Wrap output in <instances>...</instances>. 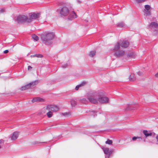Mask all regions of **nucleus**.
Masks as SVG:
<instances>
[{"label":"nucleus","instance_id":"f257e3e1","mask_svg":"<svg viewBox=\"0 0 158 158\" xmlns=\"http://www.w3.org/2000/svg\"><path fill=\"white\" fill-rule=\"evenodd\" d=\"M54 37L52 32H45L41 35V39L43 42L47 45H50L52 43V40Z\"/></svg>","mask_w":158,"mask_h":158},{"label":"nucleus","instance_id":"f03ea898","mask_svg":"<svg viewBox=\"0 0 158 158\" xmlns=\"http://www.w3.org/2000/svg\"><path fill=\"white\" fill-rule=\"evenodd\" d=\"M99 93H93L92 95L87 98L89 102L94 104H97L98 102V98Z\"/></svg>","mask_w":158,"mask_h":158},{"label":"nucleus","instance_id":"7ed1b4c3","mask_svg":"<svg viewBox=\"0 0 158 158\" xmlns=\"http://www.w3.org/2000/svg\"><path fill=\"white\" fill-rule=\"evenodd\" d=\"M28 17L27 16L20 15L18 16L16 20L18 23H22L23 22L28 23Z\"/></svg>","mask_w":158,"mask_h":158},{"label":"nucleus","instance_id":"20e7f679","mask_svg":"<svg viewBox=\"0 0 158 158\" xmlns=\"http://www.w3.org/2000/svg\"><path fill=\"white\" fill-rule=\"evenodd\" d=\"M31 14L29 15V18H28V23L31 22L33 20L39 18L40 15V13H31Z\"/></svg>","mask_w":158,"mask_h":158},{"label":"nucleus","instance_id":"39448f33","mask_svg":"<svg viewBox=\"0 0 158 158\" xmlns=\"http://www.w3.org/2000/svg\"><path fill=\"white\" fill-rule=\"evenodd\" d=\"M69 10L66 6L63 7L60 10V14L62 16H66L69 14Z\"/></svg>","mask_w":158,"mask_h":158},{"label":"nucleus","instance_id":"423d86ee","mask_svg":"<svg viewBox=\"0 0 158 158\" xmlns=\"http://www.w3.org/2000/svg\"><path fill=\"white\" fill-rule=\"evenodd\" d=\"M109 102V98L106 97L101 96L99 95L98 102L101 103H106Z\"/></svg>","mask_w":158,"mask_h":158},{"label":"nucleus","instance_id":"0eeeda50","mask_svg":"<svg viewBox=\"0 0 158 158\" xmlns=\"http://www.w3.org/2000/svg\"><path fill=\"white\" fill-rule=\"evenodd\" d=\"M125 54V52L123 50H119L116 51L114 53V55L117 57L119 58L123 56Z\"/></svg>","mask_w":158,"mask_h":158},{"label":"nucleus","instance_id":"6e6552de","mask_svg":"<svg viewBox=\"0 0 158 158\" xmlns=\"http://www.w3.org/2000/svg\"><path fill=\"white\" fill-rule=\"evenodd\" d=\"M69 15L68 17L69 19L72 20L73 19H75L77 17V15L73 11L72 12H69Z\"/></svg>","mask_w":158,"mask_h":158},{"label":"nucleus","instance_id":"1a4fd4ad","mask_svg":"<svg viewBox=\"0 0 158 158\" xmlns=\"http://www.w3.org/2000/svg\"><path fill=\"white\" fill-rule=\"evenodd\" d=\"M102 149L104 153L106 155H110L113 152L112 150H109L108 148L103 147L102 148Z\"/></svg>","mask_w":158,"mask_h":158},{"label":"nucleus","instance_id":"9d476101","mask_svg":"<svg viewBox=\"0 0 158 158\" xmlns=\"http://www.w3.org/2000/svg\"><path fill=\"white\" fill-rule=\"evenodd\" d=\"M38 83V81H34L31 82L29 83L27 85H25V87H26V89H27L30 88L31 86H33L35 85L36 84V83Z\"/></svg>","mask_w":158,"mask_h":158},{"label":"nucleus","instance_id":"9b49d317","mask_svg":"<svg viewBox=\"0 0 158 158\" xmlns=\"http://www.w3.org/2000/svg\"><path fill=\"white\" fill-rule=\"evenodd\" d=\"M48 105L50 106V107L51 108L53 112H56L59 110V107L53 105Z\"/></svg>","mask_w":158,"mask_h":158},{"label":"nucleus","instance_id":"f8f14e48","mask_svg":"<svg viewBox=\"0 0 158 158\" xmlns=\"http://www.w3.org/2000/svg\"><path fill=\"white\" fill-rule=\"evenodd\" d=\"M149 27L150 29L158 28V24L155 22H152L149 24Z\"/></svg>","mask_w":158,"mask_h":158},{"label":"nucleus","instance_id":"ddd939ff","mask_svg":"<svg viewBox=\"0 0 158 158\" xmlns=\"http://www.w3.org/2000/svg\"><path fill=\"white\" fill-rule=\"evenodd\" d=\"M19 136V132L17 131L13 133V135L11 137V139L12 140H15L17 139Z\"/></svg>","mask_w":158,"mask_h":158},{"label":"nucleus","instance_id":"4468645a","mask_svg":"<svg viewBox=\"0 0 158 158\" xmlns=\"http://www.w3.org/2000/svg\"><path fill=\"white\" fill-rule=\"evenodd\" d=\"M129 45V43L127 41H124L121 44V47L124 48H127Z\"/></svg>","mask_w":158,"mask_h":158},{"label":"nucleus","instance_id":"2eb2a0df","mask_svg":"<svg viewBox=\"0 0 158 158\" xmlns=\"http://www.w3.org/2000/svg\"><path fill=\"white\" fill-rule=\"evenodd\" d=\"M47 112L46 107H44L40 110L38 112V114L39 115H41Z\"/></svg>","mask_w":158,"mask_h":158},{"label":"nucleus","instance_id":"dca6fc26","mask_svg":"<svg viewBox=\"0 0 158 158\" xmlns=\"http://www.w3.org/2000/svg\"><path fill=\"white\" fill-rule=\"evenodd\" d=\"M120 44L119 42H118L115 45L114 47L113 50L114 51V52H115L116 51L119 50L120 48Z\"/></svg>","mask_w":158,"mask_h":158},{"label":"nucleus","instance_id":"f3484780","mask_svg":"<svg viewBox=\"0 0 158 158\" xmlns=\"http://www.w3.org/2000/svg\"><path fill=\"white\" fill-rule=\"evenodd\" d=\"M86 84V82L85 81H83L80 84L76 86L75 87V89L76 90H78V89L80 87H82V86H84Z\"/></svg>","mask_w":158,"mask_h":158},{"label":"nucleus","instance_id":"a211bd4d","mask_svg":"<svg viewBox=\"0 0 158 158\" xmlns=\"http://www.w3.org/2000/svg\"><path fill=\"white\" fill-rule=\"evenodd\" d=\"M143 133L145 135L146 137H147L152 135V133L150 131H148L147 130H143Z\"/></svg>","mask_w":158,"mask_h":158},{"label":"nucleus","instance_id":"6ab92c4d","mask_svg":"<svg viewBox=\"0 0 158 158\" xmlns=\"http://www.w3.org/2000/svg\"><path fill=\"white\" fill-rule=\"evenodd\" d=\"M136 55L133 52H130L129 53L127 57L128 58H135V57Z\"/></svg>","mask_w":158,"mask_h":158},{"label":"nucleus","instance_id":"aec40b11","mask_svg":"<svg viewBox=\"0 0 158 158\" xmlns=\"http://www.w3.org/2000/svg\"><path fill=\"white\" fill-rule=\"evenodd\" d=\"M79 101L81 103H82L85 104H87L89 102L88 99L87 100L85 98L81 99L79 100Z\"/></svg>","mask_w":158,"mask_h":158},{"label":"nucleus","instance_id":"412c9836","mask_svg":"<svg viewBox=\"0 0 158 158\" xmlns=\"http://www.w3.org/2000/svg\"><path fill=\"white\" fill-rule=\"evenodd\" d=\"M129 80L131 81H133L135 80L136 77L134 73H131L129 77Z\"/></svg>","mask_w":158,"mask_h":158},{"label":"nucleus","instance_id":"4be33fe9","mask_svg":"<svg viewBox=\"0 0 158 158\" xmlns=\"http://www.w3.org/2000/svg\"><path fill=\"white\" fill-rule=\"evenodd\" d=\"M70 103L72 106H75L77 104L76 101L74 99H71V100Z\"/></svg>","mask_w":158,"mask_h":158},{"label":"nucleus","instance_id":"5701e85b","mask_svg":"<svg viewBox=\"0 0 158 158\" xmlns=\"http://www.w3.org/2000/svg\"><path fill=\"white\" fill-rule=\"evenodd\" d=\"M53 113L51 112L50 111H47V112L46 113V114L48 118H50L53 116Z\"/></svg>","mask_w":158,"mask_h":158},{"label":"nucleus","instance_id":"b1692460","mask_svg":"<svg viewBox=\"0 0 158 158\" xmlns=\"http://www.w3.org/2000/svg\"><path fill=\"white\" fill-rule=\"evenodd\" d=\"M124 23L123 22H120L117 24V26L118 27H124Z\"/></svg>","mask_w":158,"mask_h":158},{"label":"nucleus","instance_id":"393cba45","mask_svg":"<svg viewBox=\"0 0 158 158\" xmlns=\"http://www.w3.org/2000/svg\"><path fill=\"white\" fill-rule=\"evenodd\" d=\"M96 52L95 51H91L90 52L89 55L91 57H93L95 55Z\"/></svg>","mask_w":158,"mask_h":158},{"label":"nucleus","instance_id":"a878e982","mask_svg":"<svg viewBox=\"0 0 158 158\" xmlns=\"http://www.w3.org/2000/svg\"><path fill=\"white\" fill-rule=\"evenodd\" d=\"M31 57H37L41 58L43 57V56H42L41 54H35L34 55H31Z\"/></svg>","mask_w":158,"mask_h":158},{"label":"nucleus","instance_id":"bb28decb","mask_svg":"<svg viewBox=\"0 0 158 158\" xmlns=\"http://www.w3.org/2000/svg\"><path fill=\"white\" fill-rule=\"evenodd\" d=\"M32 38L35 41H37L39 40V37L35 34L32 36Z\"/></svg>","mask_w":158,"mask_h":158},{"label":"nucleus","instance_id":"cd10ccee","mask_svg":"<svg viewBox=\"0 0 158 158\" xmlns=\"http://www.w3.org/2000/svg\"><path fill=\"white\" fill-rule=\"evenodd\" d=\"M46 109H47V111H50L52 113H54L52 111L51 108L50 107V106H49V105H47L46 106Z\"/></svg>","mask_w":158,"mask_h":158},{"label":"nucleus","instance_id":"c85d7f7f","mask_svg":"<svg viewBox=\"0 0 158 158\" xmlns=\"http://www.w3.org/2000/svg\"><path fill=\"white\" fill-rule=\"evenodd\" d=\"M145 8L147 10H149L151 8L150 6L148 5H146L144 6Z\"/></svg>","mask_w":158,"mask_h":158},{"label":"nucleus","instance_id":"c756f323","mask_svg":"<svg viewBox=\"0 0 158 158\" xmlns=\"http://www.w3.org/2000/svg\"><path fill=\"white\" fill-rule=\"evenodd\" d=\"M144 13L147 16H150L151 15V12L149 11L145 10Z\"/></svg>","mask_w":158,"mask_h":158},{"label":"nucleus","instance_id":"7c9ffc66","mask_svg":"<svg viewBox=\"0 0 158 158\" xmlns=\"http://www.w3.org/2000/svg\"><path fill=\"white\" fill-rule=\"evenodd\" d=\"M106 143L109 144H111L112 143V140L108 139L107 141H106L105 142Z\"/></svg>","mask_w":158,"mask_h":158},{"label":"nucleus","instance_id":"2f4dec72","mask_svg":"<svg viewBox=\"0 0 158 158\" xmlns=\"http://www.w3.org/2000/svg\"><path fill=\"white\" fill-rule=\"evenodd\" d=\"M137 139H142V137H136L134 136V137H133L132 138V140H133L135 141Z\"/></svg>","mask_w":158,"mask_h":158},{"label":"nucleus","instance_id":"473e14b6","mask_svg":"<svg viewBox=\"0 0 158 158\" xmlns=\"http://www.w3.org/2000/svg\"><path fill=\"white\" fill-rule=\"evenodd\" d=\"M38 97L34 98L32 100V102H38Z\"/></svg>","mask_w":158,"mask_h":158},{"label":"nucleus","instance_id":"72a5a7b5","mask_svg":"<svg viewBox=\"0 0 158 158\" xmlns=\"http://www.w3.org/2000/svg\"><path fill=\"white\" fill-rule=\"evenodd\" d=\"M4 140L2 139H0V148H1L2 144L4 143Z\"/></svg>","mask_w":158,"mask_h":158},{"label":"nucleus","instance_id":"f704fd0d","mask_svg":"<svg viewBox=\"0 0 158 158\" xmlns=\"http://www.w3.org/2000/svg\"><path fill=\"white\" fill-rule=\"evenodd\" d=\"M44 100L43 98L38 97V102H44Z\"/></svg>","mask_w":158,"mask_h":158},{"label":"nucleus","instance_id":"c9c22d12","mask_svg":"<svg viewBox=\"0 0 158 158\" xmlns=\"http://www.w3.org/2000/svg\"><path fill=\"white\" fill-rule=\"evenodd\" d=\"M63 115L64 116H67V115H70L69 113H63Z\"/></svg>","mask_w":158,"mask_h":158},{"label":"nucleus","instance_id":"e433bc0d","mask_svg":"<svg viewBox=\"0 0 158 158\" xmlns=\"http://www.w3.org/2000/svg\"><path fill=\"white\" fill-rule=\"evenodd\" d=\"M26 89H27L26 88V87H25V86H23L21 88V89L22 91H23V90H26Z\"/></svg>","mask_w":158,"mask_h":158},{"label":"nucleus","instance_id":"4c0bfd02","mask_svg":"<svg viewBox=\"0 0 158 158\" xmlns=\"http://www.w3.org/2000/svg\"><path fill=\"white\" fill-rule=\"evenodd\" d=\"M5 9L2 8L0 9V13H2L5 11Z\"/></svg>","mask_w":158,"mask_h":158},{"label":"nucleus","instance_id":"58836bf2","mask_svg":"<svg viewBox=\"0 0 158 158\" xmlns=\"http://www.w3.org/2000/svg\"><path fill=\"white\" fill-rule=\"evenodd\" d=\"M68 66H69V65L68 64H64V65H63L62 67L63 68H65L67 67Z\"/></svg>","mask_w":158,"mask_h":158},{"label":"nucleus","instance_id":"ea45409f","mask_svg":"<svg viewBox=\"0 0 158 158\" xmlns=\"http://www.w3.org/2000/svg\"><path fill=\"white\" fill-rule=\"evenodd\" d=\"M8 52L9 51L8 50H6L4 51L3 53L5 54H6L8 53Z\"/></svg>","mask_w":158,"mask_h":158},{"label":"nucleus","instance_id":"a19ab883","mask_svg":"<svg viewBox=\"0 0 158 158\" xmlns=\"http://www.w3.org/2000/svg\"><path fill=\"white\" fill-rule=\"evenodd\" d=\"M137 73L139 75H141L143 73L141 72H138Z\"/></svg>","mask_w":158,"mask_h":158},{"label":"nucleus","instance_id":"79ce46f5","mask_svg":"<svg viewBox=\"0 0 158 158\" xmlns=\"http://www.w3.org/2000/svg\"><path fill=\"white\" fill-rule=\"evenodd\" d=\"M32 69V67L30 66H28V70H31Z\"/></svg>","mask_w":158,"mask_h":158},{"label":"nucleus","instance_id":"37998d69","mask_svg":"<svg viewBox=\"0 0 158 158\" xmlns=\"http://www.w3.org/2000/svg\"><path fill=\"white\" fill-rule=\"evenodd\" d=\"M155 76L156 77H158V72L155 74Z\"/></svg>","mask_w":158,"mask_h":158},{"label":"nucleus","instance_id":"c03bdc74","mask_svg":"<svg viewBox=\"0 0 158 158\" xmlns=\"http://www.w3.org/2000/svg\"><path fill=\"white\" fill-rule=\"evenodd\" d=\"M129 106H127V107L126 109L125 110H130V109L128 108Z\"/></svg>","mask_w":158,"mask_h":158},{"label":"nucleus","instance_id":"a18cd8bd","mask_svg":"<svg viewBox=\"0 0 158 158\" xmlns=\"http://www.w3.org/2000/svg\"><path fill=\"white\" fill-rule=\"evenodd\" d=\"M110 156V155H108V156H105V158H109Z\"/></svg>","mask_w":158,"mask_h":158},{"label":"nucleus","instance_id":"49530a36","mask_svg":"<svg viewBox=\"0 0 158 158\" xmlns=\"http://www.w3.org/2000/svg\"><path fill=\"white\" fill-rule=\"evenodd\" d=\"M156 139L157 141L158 142V135L156 136Z\"/></svg>","mask_w":158,"mask_h":158},{"label":"nucleus","instance_id":"de8ad7c7","mask_svg":"<svg viewBox=\"0 0 158 158\" xmlns=\"http://www.w3.org/2000/svg\"><path fill=\"white\" fill-rule=\"evenodd\" d=\"M38 143H39L37 142H35V144H36Z\"/></svg>","mask_w":158,"mask_h":158},{"label":"nucleus","instance_id":"09e8293b","mask_svg":"<svg viewBox=\"0 0 158 158\" xmlns=\"http://www.w3.org/2000/svg\"><path fill=\"white\" fill-rule=\"evenodd\" d=\"M92 112H94V113H95V112H96V111H92Z\"/></svg>","mask_w":158,"mask_h":158}]
</instances>
